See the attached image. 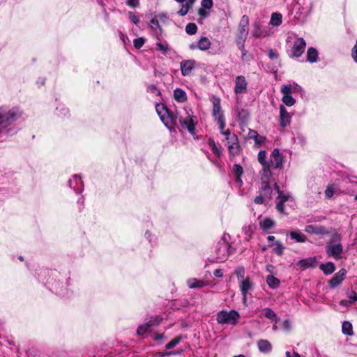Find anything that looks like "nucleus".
I'll return each instance as SVG.
<instances>
[{"label": "nucleus", "instance_id": "37", "mask_svg": "<svg viewBox=\"0 0 357 357\" xmlns=\"http://www.w3.org/2000/svg\"><path fill=\"white\" fill-rule=\"evenodd\" d=\"M275 245L276 247L273 249L274 253L278 256H282L284 252V247L280 241H275Z\"/></svg>", "mask_w": 357, "mask_h": 357}, {"label": "nucleus", "instance_id": "58", "mask_svg": "<svg viewBox=\"0 0 357 357\" xmlns=\"http://www.w3.org/2000/svg\"><path fill=\"white\" fill-rule=\"evenodd\" d=\"M213 0H202V6L206 9H210L213 6Z\"/></svg>", "mask_w": 357, "mask_h": 357}, {"label": "nucleus", "instance_id": "59", "mask_svg": "<svg viewBox=\"0 0 357 357\" xmlns=\"http://www.w3.org/2000/svg\"><path fill=\"white\" fill-rule=\"evenodd\" d=\"M218 124L219 125V128L220 130V132L222 133V131H225V118H220V119L216 120Z\"/></svg>", "mask_w": 357, "mask_h": 357}, {"label": "nucleus", "instance_id": "61", "mask_svg": "<svg viewBox=\"0 0 357 357\" xmlns=\"http://www.w3.org/2000/svg\"><path fill=\"white\" fill-rule=\"evenodd\" d=\"M351 56L355 62H357V40L351 51Z\"/></svg>", "mask_w": 357, "mask_h": 357}, {"label": "nucleus", "instance_id": "38", "mask_svg": "<svg viewBox=\"0 0 357 357\" xmlns=\"http://www.w3.org/2000/svg\"><path fill=\"white\" fill-rule=\"evenodd\" d=\"M254 230H255V227L252 225L245 226L243 227V232L246 236V238L248 241H249L250 239V238L252 237Z\"/></svg>", "mask_w": 357, "mask_h": 357}, {"label": "nucleus", "instance_id": "15", "mask_svg": "<svg viewBox=\"0 0 357 357\" xmlns=\"http://www.w3.org/2000/svg\"><path fill=\"white\" fill-rule=\"evenodd\" d=\"M291 115L283 105H280V126L282 128L289 126L291 123Z\"/></svg>", "mask_w": 357, "mask_h": 357}, {"label": "nucleus", "instance_id": "45", "mask_svg": "<svg viewBox=\"0 0 357 357\" xmlns=\"http://www.w3.org/2000/svg\"><path fill=\"white\" fill-rule=\"evenodd\" d=\"M192 5L193 4H190L189 3H182L181 9L178 11V14L180 16L185 15Z\"/></svg>", "mask_w": 357, "mask_h": 357}, {"label": "nucleus", "instance_id": "48", "mask_svg": "<svg viewBox=\"0 0 357 357\" xmlns=\"http://www.w3.org/2000/svg\"><path fill=\"white\" fill-rule=\"evenodd\" d=\"M149 329V327H148V325L145 323L138 326L137 333L139 335H144Z\"/></svg>", "mask_w": 357, "mask_h": 357}, {"label": "nucleus", "instance_id": "6", "mask_svg": "<svg viewBox=\"0 0 357 357\" xmlns=\"http://www.w3.org/2000/svg\"><path fill=\"white\" fill-rule=\"evenodd\" d=\"M155 109L165 126L167 128L171 129L174 121L173 114L169 112L167 107L162 103H157L155 105Z\"/></svg>", "mask_w": 357, "mask_h": 357}, {"label": "nucleus", "instance_id": "41", "mask_svg": "<svg viewBox=\"0 0 357 357\" xmlns=\"http://www.w3.org/2000/svg\"><path fill=\"white\" fill-rule=\"evenodd\" d=\"M161 320H162V319H160L158 316L152 317L148 321L146 322V324L148 325V327H149V328H150L155 326L158 325L160 323Z\"/></svg>", "mask_w": 357, "mask_h": 357}, {"label": "nucleus", "instance_id": "34", "mask_svg": "<svg viewBox=\"0 0 357 357\" xmlns=\"http://www.w3.org/2000/svg\"><path fill=\"white\" fill-rule=\"evenodd\" d=\"M274 188L278 193V199L279 201L284 203L289 199L290 195L289 194H283V192L280 190L278 184L275 182L274 183Z\"/></svg>", "mask_w": 357, "mask_h": 357}, {"label": "nucleus", "instance_id": "35", "mask_svg": "<svg viewBox=\"0 0 357 357\" xmlns=\"http://www.w3.org/2000/svg\"><path fill=\"white\" fill-rule=\"evenodd\" d=\"M264 317L273 321H275V323L278 322V319L277 314L272 309L269 307L264 309Z\"/></svg>", "mask_w": 357, "mask_h": 357}, {"label": "nucleus", "instance_id": "52", "mask_svg": "<svg viewBox=\"0 0 357 357\" xmlns=\"http://www.w3.org/2000/svg\"><path fill=\"white\" fill-rule=\"evenodd\" d=\"M147 90L149 92L153 93L155 96L161 95L160 90L154 84H149L148 86Z\"/></svg>", "mask_w": 357, "mask_h": 357}, {"label": "nucleus", "instance_id": "8", "mask_svg": "<svg viewBox=\"0 0 357 357\" xmlns=\"http://www.w3.org/2000/svg\"><path fill=\"white\" fill-rule=\"evenodd\" d=\"M293 86L291 84H284L281 87V93L283 95L282 101L288 107L294 105L296 102V100L291 96Z\"/></svg>", "mask_w": 357, "mask_h": 357}, {"label": "nucleus", "instance_id": "29", "mask_svg": "<svg viewBox=\"0 0 357 357\" xmlns=\"http://www.w3.org/2000/svg\"><path fill=\"white\" fill-rule=\"evenodd\" d=\"M266 282L270 288L274 289L279 287L280 281L274 275H268L266 278Z\"/></svg>", "mask_w": 357, "mask_h": 357}, {"label": "nucleus", "instance_id": "56", "mask_svg": "<svg viewBox=\"0 0 357 357\" xmlns=\"http://www.w3.org/2000/svg\"><path fill=\"white\" fill-rule=\"evenodd\" d=\"M347 296L349 297L350 302L351 303L356 302L357 301V294L354 291H351L347 293Z\"/></svg>", "mask_w": 357, "mask_h": 357}, {"label": "nucleus", "instance_id": "18", "mask_svg": "<svg viewBox=\"0 0 357 357\" xmlns=\"http://www.w3.org/2000/svg\"><path fill=\"white\" fill-rule=\"evenodd\" d=\"M68 184L76 193H81L84 189V184L79 176L75 174L68 181Z\"/></svg>", "mask_w": 357, "mask_h": 357}, {"label": "nucleus", "instance_id": "57", "mask_svg": "<svg viewBox=\"0 0 357 357\" xmlns=\"http://www.w3.org/2000/svg\"><path fill=\"white\" fill-rule=\"evenodd\" d=\"M129 19L130 21L134 23L135 24H137L139 22V18L138 16L135 15L133 13L129 12L128 13Z\"/></svg>", "mask_w": 357, "mask_h": 357}, {"label": "nucleus", "instance_id": "11", "mask_svg": "<svg viewBox=\"0 0 357 357\" xmlns=\"http://www.w3.org/2000/svg\"><path fill=\"white\" fill-rule=\"evenodd\" d=\"M249 18L244 15L241 17V21L238 26V33L236 38L247 39L248 35Z\"/></svg>", "mask_w": 357, "mask_h": 357}, {"label": "nucleus", "instance_id": "12", "mask_svg": "<svg viewBox=\"0 0 357 357\" xmlns=\"http://www.w3.org/2000/svg\"><path fill=\"white\" fill-rule=\"evenodd\" d=\"M305 231L320 236H326L330 234L329 230L322 225H307L305 227Z\"/></svg>", "mask_w": 357, "mask_h": 357}, {"label": "nucleus", "instance_id": "50", "mask_svg": "<svg viewBox=\"0 0 357 357\" xmlns=\"http://www.w3.org/2000/svg\"><path fill=\"white\" fill-rule=\"evenodd\" d=\"M156 50L161 51L164 54H167V52L169 51V47L167 45H164L162 43H157L155 44Z\"/></svg>", "mask_w": 357, "mask_h": 357}, {"label": "nucleus", "instance_id": "62", "mask_svg": "<svg viewBox=\"0 0 357 357\" xmlns=\"http://www.w3.org/2000/svg\"><path fill=\"white\" fill-rule=\"evenodd\" d=\"M291 321L289 319H286L282 324V328L285 331H290L291 329Z\"/></svg>", "mask_w": 357, "mask_h": 357}, {"label": "nucleus", "instance_id": "22", "mask_svg": "<svg viewBox=\"0 0 357 357\" xmlns=\"http://www.w3.org/2000/svg\"><path fill=\"white\" fill-rule=\"evenodd\" d=\"M317 261L315 257H308L306 259H303L299 260L296 266H299L303 269H306L308 268H314L316 266Z\"/></svg>", "mask_w": 357, "mask_h": 357}, {"label": "nucleus", "instance_id": "55", "mask_svg": "<svg viewBox=\"0 0 357 357\" xmlns=\"http://www.w3.org/2000/svg\"><path fill=\"white\" fill-rule=\"evenodd\" d=\"M266 199H268V197H265L263 194L261 193L259 195L255 197L254 202L257 204H261L264 203Z\"/></svg>", "mask_w": 357, "mask_h": 357}, {"label": "nucleus", "instance_id": "33", "mask_svg": "<svg viewBox=\"0 0 357 357\" xmlns=\"http://www.w3.org/2000/svg\"><path fill=\"white\" fill-rule=\"evenodd\" d=\"M204 285L203 281L198 280L196 278H192L188 280V286L190 289L202 288Z\"/></svg>", "mask_w": 357, "mask_h": 357}, {"label": "nucleus", "instance_id": "43", "mask_svg": "<svg viewBox=\"0 0 357 357\" xmlns=\"http://www.w3.org/2000/svg\"><path fill=\"white\" fill-rule=\"evenodd\" d=\"M246 39H236L237 47L242 52V56L243 57L246 54V50L245 49V42Z\"/></svg>", "mask_w": 357, "mask_h": 357}, {"label": "nucleus", "instance_id": "28", "mask_svg": "<svg viewBox=\"0 0 357 357\" xmlns=\"http://www.w3.org/2000/svg\"><path fill=\"white\" fill-rule=\"evenodd\" d=\"M297 5L299 6V9L302 10V12L307 14L311 10V3L309 0H298Z\"/></svg>", "mask_w": 357, "mask_h": 357}, {"label": "nucleus", "instance_id": "49", "mask_svg": "<svg viewBox=\"0 0 357 357\" xmlns=\"http://www.w3.org/2000/svg\"><path fill=\"white\" fill-rule=\"evenodd\" d=\"M145 39L143 37L135 38L133 41L134 47L136 49H140L144 44Z\"/></svg>", "mask_w": 357, "mask_h": 357}, {"label": "nucleus", "instance_id": "63", "mask_svg": "<svg viewBox=\"0 0 357 357\" xmlns=\"http://www.w3.org/2000/svg\"><path fill=\"white\" fill-rule=\"evenodd\" d=\"M276 208L279 212L282 213L284 211V202L278 201L276 203Z\"/></svg>", "mask_w": 357, "mask_h": 357}, {"label": "nucleus", "instance_id": "36", "mask_svg": "<svg viewBox=\"0 0 357 357\" xmlns=\"http://www.w3.org/2000/svg\"><path fill=\"white\" fill-rule=\"evenodd\" d=\"M342 333L345 335H351L353 334L351 324L349 321H344L342 325Z\"/></svg>", "mask_w": 357, "mask_h": 357}, {"label": "nucleus", "instance_id": "2", "mask_svg": "<svg viewBox=\"0 0 357 357\" xmlns=\"http://www.w3.org/2000/svg\"><path fill=\"white\" fill-rule=\"evenodd\" d=\"M230 236L224 233L222 238L217 243L214 250V257L211 259L213 262H223L227 260L228 256L233 252L229 245Z\"/></svg>", "mask_w": 357, "mask_h": 357}, {"label": "nucleus", "instance_id": "64", "mask_svg": "<svg viewBox=\"0 0 357 357\" xmlns=\"http://www.w3.org/2000/svg\"><path fill=\"white\" fill-rule=\"evenodd\" d=\"M213 275L217 278H222L223 276V273L221 269H215L213 272Z\"/></svg>", "mask_w": 357, "mask_h": 357}, {"label": "nucleus", "instance_id": "30", "mask_svg": "<svg viewBox=\"0 0 357 357\" xmlns=\"http://www.w3.org/2000/svg\"><path fill=\"white\" fill-rule=\"evenodd\" d=\"M320 269L322 270L326 275H329L335 271V266L333 262H327L326 264H321Z\"/></svg>", "mask_w": 357, "mask_h": 357}, {"label": "nucleus", "instance_id": "7", "mask_svg": "<svg viewBox=\"0 0 357 357\" xmlns=\"http://www.w3.org/2000/svg\"><path fill=\"white\" fill-rule=\"evenodd\" d=\"M179 121L182 128L187 129L192 135L195 134V125L197 122L196 116L187 112V116L185 118H180Z\"/></svg>", "mask_w": 357, "mask_h": 357}, {"label": "nucleus", "instance_id": "24", "mask_svg": "<svg viewBox=\"0 0 357 357\" xmlns=\"http://www.w3.org/2000/svg\"><path fill=\"white\" fill-rule=\"evenodd\" d=\"M257 348L260 352L267 354L271 351L272 345L267 340H259L257 342Z\"/></svg>", "mask_w": 357, "mask_h": 357}, {"label": "nucleus", "instance_id": "40", "mask_svg": "<svg viewBox=\"0 0 357 357\" xmlns=\"http://www.w3.org/2000/svg\"><path fill=\"white\" fill-rule=\"evenodd\" d=\"M56 111V115L61 117H65L68 116V114H69L68 109L65 107L63 105H60L57 107Z\"/></svg>", "mask_w": 357, "mask_h": 357}, {"label": "nucleus", "instance_id": "4", "mask_svg": "<svg viewBox=\"0 0 357 357\" xmlns=\"http://www.w3.org/2000/svg\"><path fill=\"white\" fill-rule=\"evenodd\" d=\"M342 236L337 232L333 233L326 246V252L328 257H332L338 260L342 258L343 246L341 243Z\"/></svg>", "mask_w": 357, "mask_h": 357}, {"label": "nucleus", "instance_id": "54", "mask_svg": "<svg viewBox=\"0 0 357 357\" xmlns=\"http://www.w3.org/2000/svg\"><path fill=\"white\" fill-rule=\"evenodd\" d=\"M149 26L152 29H159L161 31V28L160 26L158 21L155 18H153L150 22Z\"/></svg>", "mask_w": 357, "mask_h": 357}, {"label": "nucleus", "instance_id": "14", "mask_svg": "<svg viewBox=\"0 0 357 357\" xmlns=\"http://www.w3.org/2000/svg\"><path fill=\"white\" fill-rule=\"evenodd\" d=\"M211 45V43L209 39L206 37L203 36L201 37V38L197 42L191 43L189 45V48L191 50L199 49L202 51H206L210 48Z\"/></svg>", "mask_w": 357, "mask_h": 357}, {"label": "nucleus", "instance_id": "20", "mask_svg": "<svg viewBox=\"0 0 357 357\" xmlns=\"http://www.w3.org/2000/svg\"><path fill=\"white\" fill-rule=\"evenodd\" d=\"M288 235L295 243H305L307 241V236L298 229L290 231Z\"/></svg>", "mask_w": 357, "mask_h": 357}, {"label": "nucleus", "instance_id": "51", "mask_svg": "<svg viewBox=\"0 0 357 357\" xmlns=\"http://www.w3.org/2000/svg\"><path fill=\"white\" fill-rule=\"evenodd\" d=\"M208 145L211 148V150L214 154L218 155H220L219 149L217 147L216 144L213 139H210L208 140Z\"/></svg>", "mask_w": 357, "mask_h": 357}, {"label": "nucleus", "instance_id": "47", "mask_svg": "<svg viewBox=\"0 0 357 357\" xmlns=\"http://www.w3.org/2000/svg\"><path fill=\"white\" fill-rule=\"evenodd\" d=\"M125 3L130 8H136L140 5V0H125Z\"/></svg>", "mask_w": 357, "mask_h": 357}, {"label": "nucleus", "instance_id": "53", "mask_svg": "<svg viewBox=\"0 0 357 357\" xmlns=\"http://www.w3.org/2000/svg\"><path fill=\"white\" fill-rule=\"evenodd\" d=\"M334 194V189L332 186L328 185L325 190V197L327 199H331L333 197Z\"/></svg>", "mask_w": 357, "mask_h": 357}, {"label": "nucleus", "instance_id": "26", "mask_svg": "<svg viewBox=\"0 0 357 357\" xmlns=\"http://www.w3.org/2000/svg\"><path fill=\"white\" fill-rule=\"evenodd\" d=\"M174 98L178 102H184L187 100L186 93L180 88L174 90Z\"/></svg>", "mask_w": 357, "mask_h": 357}, {"label": "nucleus", "instance_id": "10", "mask_svg": "<svg viewBox=\"0 0 357 357\" xmlns=\"http://www.w3.org/2000/svg\"><path fill=\"white\" fill-rule=\"evenodd\" d=\"M226 141L229 153L233 155H239L241 151V148L239 144L237 135H231L230 137H227Z\"/></svg>", "mask_w": 357, "mask_h": 357}, {"label": "nucleus", "instance_id": "31", "mask_svg": "<svg viewBox=\"0 0 357 357\" xmlns=\"http://www.w3.org/2000/svg\"><path fill=\"white\" fill-rule=\"evenodd\" d=\"M259 225L263 230H267L275 225V222L269 218H266L260 220Z\"/></svg>", "mask_w": 357, "mask_h": 357}, {"label": "nucleus", "instance_id": "13", "mask_svg": "<svg viewBox=\"0 0 357 357\" xmlns=\"http://www.w3.org/2000/svg\"><path fill=\"white\" fill-rule=\"evenodd\" d=\"M248 82L245 77L238 75L235 79L234 92L236 94H243L247 91Z\"/></svg>", "mask_w": 357, "mask_h": 357}, {"label": "nucleus", "instance_id": "60", "mask_svg": "<svg viewBox=\"0 0 357 357\" xmlns=\"http://www.w3.org/2000/svg\"><path fill=\"white\" fill-rule=\"evenodd\" d=\"M278 56H279L278 54L276 52H275L273 50L270 49L268 50V57L271 59H277L278 58Z\"/></svg>", "mask_w": 357, "mask_h": 357}, {"label": "nucleus", "instance_id": "19", "mask_svg": "<svg viewBox=\"0 0 357 357\" xmlns=\"http://www.w3.org/2000/svg\"><path fill=\"white\" fill-rule=\"evenodd\" d=\"M181 74L183 76H188L191 73L192 70L195 68V60H183L181 62Z\"/></svg>", "mask_w": 357, "mask_h": 357}, {"label": "nucleus", "instance_id": "17", "mask_svg": "<svg viewBox=\"0 0 357 357\" xmlns=\"http://www.w3.org/2000/svg\"><path fill=\"white\" fill-rule=\"evenodd\" d=\"M347 274V271L344 268H341L336 273L333 277L329 280V286L331 288H335L344 280Z\"/></svg>", "mask_w": 357, "mask_h": 357}, {"label": "nucleus", "instance_id": "27", "mask_svg": "<svg viewBox=\"0 0 357 357\" xmlns=\"http://www.w3.org/2000/svg\"><path fill=\"white\" fill-rule=\"evenodd\" d=\"M318 59V51L311 47L308 48L307 52V59L306 60L310 63H315Z\"/></svg>", "mask_w": 357, "mask_h": 357}, {"label": "nucleus", "instance_id": "39", "mask_svg": "<svg viewBox=\"0 0 357 357\" xmlns=\"http://www.w3.org/2000/svg\"><path fill=\"white\" fill-rule=\"evenodd\" d=\"M233 172L237 176V181L239 182H242L240 177L243 173V167L238 164H235L232 168Z\"/></svg>", "mask_w": 357, "mask_h": 357}, {"label": "nucleus", "instance_id": "44", "mask_svg": "<svg viewBox=\"0 0 357 357\" xmlns=\"http://www.w3.org/2000/svg\"><path fill=\"white\" fill-rule=\"evenodd\" d=\"M197 31V26L195 23H188L185 26V31L189 35L195 34Z\"/></svg>", "mask_w": 357, "mask_h": 357}, {"label": "nucleus", "instance_id": "3", "mask_svg": "<svg viewBox=\"0 0 357 357\" xmlns=\"http://www.w3.org/2000/svg\"><path fill=\"white\" fill-rule=\"evenodd\" d=\"M22 116V112L17 107H0V133L6 130Z\"/></svg>", "mask_w": 357, "mask_h": 357}, {"label": "nucleus", "instance_id": "1", "mask_svg": "<svg viewBox=\"0 0 357 357\" xmlns=\"http://www.w3.org/2000/svg\"><path fill=\"white\" fill-rule=\"evenodd\" d=\"M257 159L262 166L261 175L264 178L271 177L273 175L274 170H280L282 169L284 156L278 149H274L271 152L268 159H266V152L261 150L258 153Z\"/></svg>", "mask_w": 357, "mask_h": 357}, {"label": "nucleus", "instance_id": "23", "mask_svg": "<svg viewBox=\"0 0 357 357\" xmlns=\"http://www.w3.org/2000/svg\"><path fill=\"white\" fill-rule=\"evenodd\" d=\"M248 136L250 139H252L255 141V146L259 147L266 141V137L259 135L257 131L250 129Z\"/></svg>", "mask_w": 357, "mask_h": 357}, {"label": "nucleus", "instance_id": "5", "mask_svg": "<svg viewBox=\"0 0 357 357\" xmlns=\"http://www.w3.org/2000/svg\"><path fill=\"white\" fill-rule=\"evenodd\" d=\"M240 318V314L235 310H221L218 312L216 321L219 324L236 325Z\"/></svg>", "mask_w": 357, "mask_h": 357}, {"label": "nucleus", "instance_id": "46", "mask_svg": "<svg viewBox=\"0 0 357 357\" xmlns=\"http://www.w3.org/2000/svg\"><path fill=\"white\" fill-rule=\"evenodd\" d=\"M235 273L237 276L238 281L241 282V281L245 280L244 275H245V269L243 267L238 268L235 271Z\"/></svg>", "mask_w": 357, "mask_h": 357}, {"label": "nucleus", "instance_id": "32", "mask_svg": "<svg viewBox=\"0 0 357 357\" xmlns=\"http://www.w3.org/2000/svg\"><path fill=\"white\" fill-rule=\"evenodd\" d=\"M282 15L278 13H273L271 15L270 24L275 26H278L282 24Z\"/></svg>", "mask_w": 357, "mask_h": 357}, {"label": "nucleus", "instance_id": "21", "mask_svg": "<svg viewBox=\"0 0 357 357\" xmlns=\"http://www.w3.org/2000/svg\"><path fill=\"white\" fill-rule=\"evenodd\" d=\"M213 116L215 120L220 119V118H224L223 112L221 109L220 99L217 97L213 98Z\"/></svg>", "mask_w": 357, "mask_h": 357}, {"label": "nucleus", "instance_id": "42", "mask_svg": "<svg viewBox=\"0 0 357 357\" xmlns=\"http://www.w3.org/2000/svg\"><path fill=\"white\" fill-rule=\"evenodd\" d=\"M181 340H182V337L181 335L176 337L174 339L172 340L169 342H168L165 345V348L167 349H170L172 348H174L181 341Z\"/></svg>", "mask_w": 357, "mask_h": 357}, {"label": "nucleus", "instance_id": "16", "mask_svg": "<svg viewBox=\"0 0 357 357\" xmlns=\"http://www.w3.org/2000/svg\"><path fill=\"white\" fill-rule=\"evenodd\" d=\"M261 184L260 187L261 193L263 194L265 197H267L268 199L271 198V195L272 193V189L270 186V183L271 182L272 177L265 178H264L261 172H260Z\"/></svg>", "mask_w": 357, "mask_h": 357}, {"label": "nucleus", "instance_id": "9", "mask_svg": "<svg viewBox=\"0 0 357 357\" xmlns=\"http://www.w3.org/2000/svg\"><path fill=\"white\" fill-rule=\"evenodd\" d=\"M306 47V43L303 38H298L294 43L291 49L290 56L293 58H299Z\"/></svg>", "mask_w": 357, "mask_h": 357}, {"label": "nucleus", "instance_id": "25", "mask_svg": "<svg viewBox=\"0 0 357 357\" xmlns=\"http://www.w3.org/2000/svg\"><path fill=\"white\" fill-rule=\"evenodd\" d=\"M239 287L242 294H248L249 291L253 288V284L249 278L239 282Z\"/></svg>", "mask_w": 357, "mask_h": 357}]
</instances>
